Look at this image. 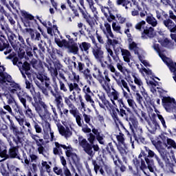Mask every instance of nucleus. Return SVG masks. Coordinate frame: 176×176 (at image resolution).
Returning <instances> with one entry per match:
<instances>
[{
	"label": "nucleus",
	"mask_w": 176,
	"mask_h": 176,
	"mask_svg": "<svg viewBox=\"0 0 176 176\" xmlns=\"http://www.w3.org/2000/svg\"><path fill=\"white\" fill-rule=\"evenodd\" d=\"M113 91L111 92V97L113 98L111 100V103L109 102L104 94L98 96L99 100L102 102L103 105L109 110L111 113V116L113 118V122L115 123H118L124 130H126L125 126L122 122L121 120L119 118H122L129 123L130 126V130L132 133H134V129H136L138 126V121L137 120L136 117L131 110L130 108L124 103L123 99L119 98V92L115 89V88H111Z\"/></svg>",
	"instance_id": "obj_1"
},
{
	"label": "nucleus",
	"mask_w": 176,
	"mask_h": 176,
	"mask_svg": "<svg viewBox=\"0 0 176 176\" xmlns=\"http://www.w3.org/2000/svg\"><path fill=\"white\" fill-rule=\"evenodd\" d=\"M36 78L39 81L35 80V85L41 89V93L47 97L50 92L52 97L54 98V104H56V109H63L64 103H63L62 96L59 93L57 82L54 80L52 82L45 71L38 72L36 74Z\"/></svg>",
	"instance_id": "obj_2"
},
{
	"label": "nucleus",
	"mask_w": 176,
	"mask_h": 176,
	"mask_svg": "<svg viewBox=\"0 0 176 176\" xmlns=\"http://www.w3.org/2000/svg\"><path fill=\"white\" fill-rule=\"evenodd\" d=\"M21 21L23 23L24 26H25V28H25V32L29 34L32 41H39L42 39L39 32H41V35H43L45 38H47V35L45 34L41 26H39L38 24L37 21L34 19V16L25 11L21 12ZM36 28L39 32L36 30Z\"/></svg>",
	"instance_id": "obj_3"
},
{
	"label": "nucleus",
	"mask_w": 176,
	"mask_h": 176,
	"mask_svg": "<svg viewBox=\"0 0 176 176\" xmlns=\"http://www.w3.org/2000/svg\"><path fill=\"white\" fill-rule=\"evenodd\" d=\"M96 140L101 145L104 144V138L100 135H95L94 133H89L87 135V140L83 138V136H79L78 138V142L79 146L83 149L84 152L88 155L90 157H94L96 152L100 151V146L98 144H94Z\"/></svg>",
	"instance_id": "obj_4"
},
{
	"label": "nucleus",
	"mask_w": 176,
	"mask_h": 176,
	"mask_svg": "<svg viewBox=\"0 0 176 176\" xmlns=\"http://www.w3.org/2000/svg\"><path fill=\"white\" fill-rule=\"evenodd\" d=\"M35 102L33 103V107L35 108V111L39 115L42 120L45 121V127L47 131H51V124L49 120H51L52 113L49 111V107L45 103H43L38 96L34 97Z\"/></svg>",
	"instance_id": "obj_5"
},
{
	"label": "nucleus",
	"mask_w": 176,
	"mask_h": 176,
	"mask_svg": "<svg viewBox=\"0 0 176 176\" xmlns=\"http://www.w3.org/2000/svg\"><path fill=\"white\" fill-rule=\"evenodd\" d=\"M22 156L24 159V163L29 166V169L32 170V173H34L32 175V172L29 170L28 176H38L36 173L38 172V166L41 165V163L38 162V157L36 155L30 154L28 159L24 151H22Z\"/></svg>",
	"instance_id": "obj_6"
},
{
	"label": "nucleus",
	"mask_w": 176,
	"mask_h": 176,
	"mask_svg": "<svg viewBox=\"0 0 176 176\" xmlns=\"http://www.w3.org/2000/svg\"><path fill=\"white\" fill-rule=\"evenodd\" d=\"M10 133L13 135V142L16 145L22 144L23 143L24 132L22 131L21 127L14 122L11 121L8 124Z\"/></svg>",
	"instance_id": "obj_7"
},
{
	"label": "nucleus",
	"mask_w": 176,
	"mask_h": 176,
	"mask_svg": "<svg viewBox=\"0 0 176 176\" xmlns=\"http://www.w3.org/2000/svg\"><path fill=\"white\" fill-rule=\"evenodd\" d=\"M94 71H98V76L94 74V78L98 80L103 90L108 92L111 90V79L109 78L108 70H104L103 73L98 67H94Z\"/></svg>",
	"instance_id": "obj_8"
},
{
	"label": "nucleus",
	"mask_w": 176,
	"mask_h": 176,
	"mask_svg": "<svg viewBox=\"0 0 176 176\" xmlns=\"http://www.w3.org/2000/svg\"><path fill=\"white\" fill-rule=\"evenodd\" d=\"M65 104L68 106V109H70V114L76 119V123H77L78 126L82 127L83 124L85 123L81 118V116L78 114V109L75 107L72 103L74 101H76V98H72V96L70 97H64Z\"/></svg>",
	"instance_id": "obj_9"
},
{
	"label": "nucleus",
	"mask_w": 176,
	"mask_h": 176,
	"mask_svg": "<svg viewBox=\"0 0 176 176\" xmlns=\"http://www.w3.org/2000/svg\"><path fill=\"white\" fill-rule=\"evenodd\" d=\"M80 10V13L82 14V17L85 19L86 22L89 24L90 26H93L96 24V21H98V12L96 10V8L94 5H89V8L91 10L92 13H94V17L90 16L86 10H83L80 7H78Z\"/></svg>",
	"instance_id": "obj_10"
},
{
	"label": "nucleus",
	"mask_w": 176,
	"mask_h": 176,
	"mask_svg": "<svg viewBox=\"0 0 176 176\" xmlns=\"http://www.w3.org/2000/svg\"><path fill=\"white\" fill-rule=\"evenodd\" d=\"M140 155H143L144 160L141 159V170H144L145 169L149 170L150 172H154V161L151 158H148V155L144 151H142Z\"/></svg>",
	"instance_id": "obj_11"
},
{
	"label": "nucleus",
	"mask_w": 176,
	"mask_h": 176,
	"mask_svg": "<svg viewBox=\"0 0 176 176\" xmlns=\"http://www.w3.org/2000/svg\"><path fill=\"white\" fill-rule=\"evenodd\" d=\"M36 96H39V98L41 100V102H43L42 96L41 95V93L39 92H34V94H33V101L32 102V98L28 96V93H23V94H19L17 95L18 99H19L20 102H21L22 105L23 107L28 106L26 105V100H28L29 102H32V106L34 107V103L36 102V100H34V98ZM45 103V102H43Z\"/></svg>",
	"instance_id": "obj_12"
},
{
	"label": "nucleus",
	"mask_w": 176,
	"mask_h": 176,
	"mask_svg": "<svg viewBox=\"0 0 176 176\" xmlns=\"http://www.w3.org/2000/svg\"><path fill=\"white\" fill-rule=\"evenodd\" d=\"M6 82H9V91L12 94L19 95L22 94H25L26 92L23 91V89H21L19 84H17L14 81H12V78L10 77L9 81L5 80L4 82H0V85H4Z\"/></svg>",
	"instance_id": "obj_13"
},
{
	"label": "nucleus",
	"mask_w": 176,
	"mask_h": 176,
	"mask_svg": "<svg viewBox=\"0 0 176 176\" xmlns=\"http://www.w3.org/2000/svg\"><path fill=\"white\" fill-rule=\"evenodd\" d=\"M6 50V51H5ZM4 52L5 55H8L12 52V48L9 44L8 40H7L6 36L0 30V52Z\"/></svg>",
	"instance_id": "obj_14"
},
{
	"label": "nucleus",
	"mask_w": 176,
	"mask_h": 176,
	"mask_svg": "<svg viewBox=\"0 0 176 176\" xmlns=\"http://www.w3.org/2000/svg\"><path fill=\"white\" fill-rule=\"evenodd\" d=\"M101 12H102L103 14H104L105 18H107V21H109V23L115 21L116 16L117 17V15H121L120 14H118L117 10H113L112 8L105 6L101 8Z\"/></svg>",
	"instance_id": "obj_15"
},
{
	"label": "nucleus",
	"mask_w": 176,
	"mask_h": 176,
	"mask_svg": "<svg viewBox=\"0 0 176 176\" xmlns=\"http://www.w3.org/2000/svg\"><path fill=\"white\" fill-rule=\"evenodd\" d=\"M160 98H162V105L163 107H164L165 110H166L167 112H170L172 110L174 109L175 106L176 105V102L175 98H171L170 96L166 97L162 96V94H160Z\"/></svg>",
	"instance_id": "obj_16"
},
{
	"label": "nucleus",
	"mask_w": 176,
	"mask_h": 176,
	"mask_svg": "<svg viewBox=\"0 0 176 176\" xmlns=\"http://www.w3.org/2000/svg\"><path fill=\"white\" fill-rule=\"evenodd\" d=\"M16 66L19 69L23 78L26 79V76H28V78L32 76L30 74V72L32 71V66L30 63H28L27 61H25L24 63H18V65Z\"/></svg>",
	"instance_id": "obj_17"
},
{
	"label": "nucleus",
	"mask_w": 176,
	"mask_h": 176,
	"mask_svg": "<svg viewBox=\"0 0 176 176\" xmlns=\"http://www.w3.org/2000/svg\"><path fill=\"white\" fill-rule=\"evenodd\" d=\"M17 146H12L8 150V156L10 160L17 159L18 160L23 161L21 155L19 154V146L22 144H16Z\"/></svg>",
	"instance_id": "obj_18"
},
{
	"label": "nucleus",
	"mask_w": 176,
	"mask_h": 176,
	"mask_svg": "<svg viewBox=\"0 0 176 176\" xmlns=\"http://www.w3.org/2000/svg\"><path fill=\"white\" fill-rule=\"evenodd\" d=\"M141 38L142 39H148V38H153L154 36H156V32L154 31V28L153 27L147 28L142 30Z\"/></svg>",
	"instance_id": "obj_19"
},
{
	"label": "nucleus",
	"mask_w": 176,
	"mask_h": 176,
	"mask_svg": "<svg viewBox=\"0 0 176 176\" xmlns=\"http://www.w3.org/2000/svg\"><path fill=\"white\" fill-rule=\"evenodd\" d=\"M56 127L58 128V133H60V135L64 136L66 138L72 136V132L68 126L65 128L61 123H58L56 124Z\"/></svg>",
	"instance_id": "obj_20"
},
{
	"label": "nucleus",
	"mask_w": 176,
	"mask_h": 176,
	"mask_svg": "<svg viewBox=\"0 0 176 176\" xmlns=\"http://www.w3.org/2000/svg\"><path fill=\"white\" fill-rule=\"evenodd\" d=\"M160 58L164 62L167 67H168L169 70H170L171 72H173L175 74V76H173V80L176 82V63L170 62L168 63V61L164 60V59H167L168 58L166 56V55L160 54Z\"/></svg>",
	"instance_id": "obj_21"
},
{
	"label": "nucleus",
	"mask_w": 176,
	"mask_h": 176,
	"mask_svg": "<svg viewBox=\"0 0 176 176\" xmlns=\"http://www.w3.org/2000/svg\"><path fill=\"white\" fill-rule=\"evenodd\" d=\"M92 54L95 59L98 60L99 63H102V60H104V51H102V47H94L92 49Z\"/></svg>",
	"instance_id": "obj_22"
},
{
	"label": "nucleus",
	"mask_w": 176,
	"mask_h": 176,
	"mask_svg": "<svg viewBox=\"0 0 176 176\" xmlns=\"http://www.w3.org/2000/svg\"><path fill=\"white\" fill-rule=\"evenodd\" d=\"M163 25H164L165 28H166L170 33L176 32V24L170 19H166L163 21Z\"/></svg>",
	"instance_id": "obj_23"
},
{
	"label": "nucleus",
	"mask_w": 176,
	"mask_h": 176,
	"mask_svg": "<svg viewBox=\"0 0 176 176\" xmlns=\"http://www.w3.org/2000/svg\"><path fill=\"white\" fill-rule=\"evenodd\" d=\"M53 164L52 162L49 161V162H47L46 161H41V166L39 168V171L41 172V174L43 175L45 173V172H47V173H52L51 166Z\"/></svg>",
	"instance_id": "obj_24"
},
{
	"label": "nucleus",
	"mask_w": 176,
	"mask_h": 176,
	"mask_svg": "<svg viewBox=\"0 0 176 176\" xmlns=\"http://www.w3.org/2000/svg\"><path fill=\"white\" fill-rule=\"evenodd\" d=\"M6 68L4 66H0V83H4L5 80H10V75L5 72Z\"/></svg>",
	"instance_id": "obj_25"
},
{
	"label": "nucleus",
	"mask_w": 176,
	"mask_h": 176,
	"mask_svg": "<svg viewBox=\"0 0 176 176\" xmlns=\"http://www.w3.org/2000/svg\"><path fill=\"white\" fill-rule=\"evenodd\" d=\"M8 39L10 44H11L12 47H13L14 50H19V47L21 44L17 40L16 36L14 34H12L8 36Z\"/></svg>",
	"instance_id": "obj_26"
},
{
	"label": "nucleus",
	"mask_w": 176,
	"mask_h": 176,
	"mask_svg": "<svg viewBox=\"0 0 176 176\" xmlns=\"http://www.w3.org/2000/svg\"><path fill=\"white\" fill-rule=\"evenodd\" d=\"M65 153H66L67 157L71 158L73 164H78L80 159L76 153H72L71 150H67Z\"/></svg>",
	"instance_id": "obj_27"
},
{
	"label": "nucleus",
	"mask_w": 176,
	"mask_h": 176,
	"mask_svg": "<svg viewBox=\"0 0 176 176\" xmlns=\"http://www.w3.org/2000/svg\"><path fill=\"white\" fill-rule=\"evenodd\" d=\"M30 66H32V68L38 71V69H43V65L42 60H38L37 59L32 58L30 60Z\"/></svg>",
	"instance_id": "obj_28"
},
{
	"label": "nucleus",
	"mask_w": 176,
	"mask_h": 176,
	"mask_svg": "<svg viewBox=\"0 0 176 176\" xmlns=\"http://www.w3.org/2000/svg\"><path fill=\"white\" fill-rule=\"evenodd\" d=\"M91 47V44L88 42H82L79 44V49L81 52L85 53L87 55L89 54V49Z\"/></svg>",
	"instance_id": "obj_29"
},
{
	"label": "nucleus",
	"mask_w": 176,
	"mask_h": 176,
	"mask_svg": "<svg viewBox=\"0 0 176 176\" xmlns=\"http://www.w3.org/2000/svg\"><path fill=\"white\" fill-rule=\"evenodd\" d=\"M60 163L63 165V170H64V173L65 176H72L71 174L70 170L67 167V161L64 156H60Z\"/></svg>",
	"instance_id": "obj_30"
},
{
	"label": "nucleus",
	"mask_w": 176,
	"mask_h": 176,
	"mask_svg": "<svg viewBox=\"0 0 176 176\" xmlns=\"http://www.w3.org/2000/svg\"><path fill=\"white\" fill-rule=\"evenodd\" d=\"M105 151H107V154H109V155H111V157H113V156H116V157L118 158L113 143L109 142V144H107V147H105Z\"/></svg>",
	"instance_id": "obj_31"
},
{
	"label": "nucleus",
	"mask_w": 176,
	"mask_h": 176,
	"mask_svg": "<svg viewBox=\"0 0 176 176\" xmlns=\"http://www.w3.org/2000/svg\"><path fill=\"white\" fill-rule=\"evenodd\" d=\"M67 85L69 87V91L72 92L75 90L76 92H77L78 94H80L81 89L79 87L78 84L77 82H67Z\"/></svg>",
	"instance_id": "obj_32"
},
{
	"label": "nucleus",
	"mask_w": 176,
	"mask_h": 176,
	"mask_svg": "<svg viewBox=\"0 0 176 176\" xmlns=\"http://www.w3.org/2000/svg\"><path fill=\"white\" fill-rule=\"evenodd\" d=\"M54 43L58 46V47L62 48L63 47H67L70 45V42L66 41V39H62L59 38H54Z\"/></svg>",
	"instance_id": "obj_33"
},
{
	"label": "nucleus",
	"mask_w": 176,
	"mask_h": 176,
	"mask_svg": "<svg viewBox=\"0 0 176 176\" xmlns=\"http://www.w3.org/2000/svg\"><path fill=\"white\" fill-rule=\"evenodd\" d=\"M4 109V110L3 109ZM3 109L0 107V115L1 116H5L7 113H9L10 115L12 116V109H11L10 106L9 104H6L4 103V106H3Z\"/></svg>",
	"instance_id": "obj_34"
},
{
	"label": "nucleus",
	"mask_w": 176,
	"mask_h": 176,
	"mask_svg": "<svg viewBox=\"0 0 176 176\" xmlns=\"http://www.w3.org/2000/svg\"><path fill=\"white\" fill-rule=\"evenodd\" d=\"M71 44V45L67 46L66 48L69 50L70 53L76 55L79 51L78 45L76 43H72Z\"/></svg>",
	"instance_id": "obj_35"
},
{
	"label": "nucleus",
	"mask_w": 176,
	"mask_h": 176,
	"mask_svg": "<svg viewBox=\"0 0 176 176\" xmlns=\"http://www.w3.org/2000/svg\"><path fill=\"white\" fill-rule=\"evenodd\" d=\"M141 94L147 104H150V105L154 106V100L151 98L144 88L141 91Z\"/></svg>",
	"instance_id": "obj_36"
},
{
	"label": "nucleus",
	"mask_w": 176,
	"mask_h": 176,
	"mask_svg": "<svg viewBox=\"0 0 176 176\" xmlns=\"http://www.w3.org/2000/svg\"><path fill=\"white\" fill-rule=\"evenodd\" d=\"M57 109L58 110V113L60 114L61 119L65 120L66 118H68L69 113H70V109H69V110L65 108H60Z\"/></svg>",
	"instance_id": "obj_37"
},
{
	"label": "nucleus",
	"mask_w": 176,
	"mask_h": 176,
	"mask_svg": "<svg viewBox=\"0 0 176 176\" xmlns=\"http://www.w3.org/2000/svg\"><path fill=\"white\" fill-rule=\"evenodd\" d=\"M76 69H77V70L82 74H85V72L90 73V70L88 69V68H85V63L81 62H78V67H76Z\"/></svg>",
	"instance_id": "obj_38"
},
{
	"label": "nucleus",
	"mask_w": 176,
	"mask_h": 176,
	"mask_svg": "<svg viewBox=\"0 0 176 176\" xmlns=\"http://www.w3.org/2000/svg\"><path fill=\"white\" fill-rule=\"evenodd\" d=\"M104 28L107 32L103 30V32H104L107 36H109V37H111V38H114L115 36H113V32H111V25H109L108 22L104 23Z\"/></svg>",
	"instance_id": "obj_39"
},
{
	"label": "nucleus",
	"mask_w": 176,
	"mask_h": 176,
	"mask_svg": "<svg viewBox=\"0 0 176 176\" xmlns=\"http://www.w3.org/2000/svg\"><path fill=\"white\" fill-rule=\"evenodd\" d=\"M146 22H147L148 24L151 25L153 28H155L157 25V21L153 17V15L147 16Z\"/></svg>",
	"instance_id": "obj_40"
},
{
	"label": "nucleus",
	"mask_w": 176,
	"mask_h": 176,
	"mask_svg": "<svg viewBox=\"0 0 176 176\" xmlns=\"http://www.w3.org/2000/svg\"><path fill=\"white\" fill-rule=\"evenodd\" d=\"M122 56L125 63H130L131 52L128 50H122Z\"/></svg>",
	"instance_id": "obj_41"
},
{
	"label": "nucleus",
	"mask_w": 176,
	"mask_h": 176,
	"mask_svg": "<svg viewBox=\"0 0 176 176\" xmlns=\"http://www.w3.org/2000/svg\"><path fill=\"white\" fill-rule=\"evenodd\" d=\"M113 163H115V165L117 166L118 168H120V172H126V168L125 165L123 164V162L121 161L120 159L118 157V161H115Z\"/></svg>",
	"instance_id": "obj_42"
},
{
	"label": "nucleus",
	"mask_w": 176,
	"mask_h": 176,
	"mask_svg": "<svg viewBox=\"0 0 176 176\" xmlns=\"http://www.w3.org/2000/svg\"><path fill=\"white\" fill-rule=\"evenodd\" d=\"M33 54H34V56L38 58V56L41 57V58H44L45 55L44 54L45 52H43L41 50H38L36 47H33L32 50Z\"/></svg>",
	"instance_id": "obj_43"
},
{
	"label": "nucleus",
	"mask_w": 176,
	"mask_h": 176,
	"mask_svg": "<svg viewBox=\"0 0 176 176\" xmlns=\"http://www.w3.org/2000/svg\"><path fill=\"white\" fill-rule=\"evenodd\" d=\"M161 46L165 48L170 49L171 47H173V45L171 43V41L168 39V38H165L164 40L161 41Z\"/></svg>",
	"instance_id": "obj_44"
},
{
	"label": "nucleus",
	"mask_w": 176,
	"mask_h": 176,
	"mask_svg": "<svg viewBox=\"0 0 176 176\" xmlns=\"http://www.w3.org/2000/svg\"><path fill=\"white\" fill-rule=\"evenodd\" d=\"M52 171L58 176H66L65 173H64V169L62 168L54 166V168H52Z\"/></svg>",
	"instance_id": "obj_45"
},
{
	"label": "nucleus",
	"mask_w": 176,
	"mask_h": 176,
	"mask_svg": "<svg viewBox=\"0 0 176 176\" xmlns=\"http://www.w3.org/2000/svg\"><path fill=\"white\" fill-rule=\"evenodd\" d=\"M164 144H165V146H166L168 149H170V148H173V149H176L175 142L172 139H167V142H165V143Z\"/></svg>",
	"instance_id": "obj_46"
},
{
	"label": "nucleus",
	"mask_w": 176,
	"mask_h": 176,
	"mask_svg": "<svg viewBox=\"0 0 176 176\" xmlns=\"http://www.w3.org/2000/svg\"><path fill=\"white\" fill-rule=\"evenodd\" d=\"M150 129H151L152 131H155L157 129H160V124L156 121L155 118L152 120V123H148Z\"/></svg>",
	"instance_id": "obj_47"
},
{
	"label": "nucleus",
	"mask_w": 176,
	"mask_h": 176,
	"mask_svg": "<svg viewBox=\"0 0 176 176\" xmlns=\"http://www.w3.org/2000/svg\"><path fill=\"white\" fill-rule=\"evenodd\" d=\"M24 109H25V116L29 119H32L34 118V114L32 113V109L30 108L29 106H23Z\"/></svg>",
	"instance_id": "obj_48"
},
{
	"label": "nucleus",
	"mask_w": 176,
	"mask_h": 176,
	"mask_svg": "<svg viewBox=\"0 0 176 176\" xmlns=\"http://www.w3.org/2000/svg\"><path fill=\"white\" fill-rule=\"evenodd\" d=\"M107 45H109V46H112L113 48H115L116 45L119 44V41L116 39L111 40V38H109V35H107Z\"/></svg>",
	"instance_id": "obj_49"
},
{
	"label": "nucleus",
	"mask_w": 176,
	"mask_h": 176,
	"mask_svg": "<svg viewBox=\"0 0 176 176\" xmlns=\"http://www.w3.org/2000/svg\"><path fill=\"white\" fill-rule=\"evenodd\" d=\"M10 6L15 10L16 12L19 13V3L16 0H14L13 3L12 1H9Z\"/></svg>",
	"instance_id": "obj_50"
},
{
	"label": "nucleus",
	"mask_w": 176,
	"mask_h": 176,
	"mask_svg": "<svg viewBox=\"0 0 176 176\" xmlns=\"http://www.w3.org/2000/svg\"><path fill=\"white\" fill-rule=\"evenodd\" d=\"M124 134L122 132H120L119 134L117 135V140L118 144H122L125 146V138H124Z\"/></svg>",
	"instance_id": "obj_51"
},
{
	"label": "nucleus",
	"mask_w": 176,
	"mask_h": 176,
	"mask_svg": "<svg viewBox=\"0 0 176 176\" xmlns=\"http://www.w3.org/2000/svg\"><path fill=\"white\" fill-rule=\"evenodd\" d=\"M0 157L4 158V160H9V153L7 152L6 149H4L2 151V148H1V143H0Z\"/></svg>",
	"instance_id": "obj_52"
},
{
	"label": "nucleus",
	"mask_w": 176,
	"mask_h": 176,
	"mask_svg": "<svg viewBox=\"0 0 176 176\" xmlns=\"http://www.w3.org/2000/svg\"><path fill=\"white\" fill-rule=\"evenodd\" d=\"M131 3V1L129 0H117V5L118 6H122V7H124L126 10H128L127 6Z\"/></svg>",
	"instance_id": "obj_53"
},
{
	"label": "nucleus",
	"mask_w": 176,
	"mask_h": 176,
	"mask_svg": "<svg viewBox=\"0 0 176 176\" xmlns=\"http://www.w3.org/2000/svg\"><path fill=\"white\" fill-rule=\"evenodd\" d=\"M0 173L3 176H9V172L4 164H0Z\"/></svg>",
	"instance_id": "obj_54"
},
{
	"label": "nucleus",
	"mask_w": 176,
	"mask_h": 176,
	"mask_svg": "<svg viewBox=\"0 0 176 176\" xmlns=\"http://www.w3.org/2000/svg\"><path fill=\"white\" fill-rule=\"evenodd\" d=\"M146 23L144 21H142L141 22L137 23L136 26H135V28L139 31H142L146 29V28H145Z\"/></svg>",
	"instance_id": "obj_55"
},
{
	"label": "nucleus",
	"mask_w": 176,
	"mask_h": 176,
	"mask_svg": "<svg viewBox=\"0 0 176 176\" xmlns=\"http://www.w3.org/2000/svg\"><path fill=\"white\" fill-rule=\"evenodd\" d=\"M92 165H94V172H95V173H96V174H98V170H99L100 168H100V163L98 162V161L95 160H92Z\"/></svg>",
	"instance_id": "obj_56"
},
{
	"label": "nucleus",
	"mask_w": 176,
	"mask_h": 176,
	"mask_svg": "<svg viewBox=\"0 0 176 176\" xmlns=\"http://www.w3.org/2000/svg\"><path fill=\"white\" fill-rule=\"evenodd\" d=\"M83 27L86 28V26L84 25L82 23H78V28H79L80 35H81L82 36H86V34H85V30H86V28L83 29L82 28Z\"/></svg>",
	"instance_id": "obj_57"
},
{
	"label": "nucleus",
	"mask_w": 176,
	"mask_h": 176,
	"mask_svg": "<svg viewBox=\"0 0 176 176\" xmlns=\"http://www.w3.org/2000/svg\"><path fill=\"white\" fill-rule=\"evenodd\" d=\"M5 96L7 98V103H8V104L11 105L15 104V105H16L14 98H13L11 94H6Z\"/></svg>",
	"instance_id": "obj_58"
},
{
	"label": "nucleus",
	"mask_w": 176,
	"mask_h": 176,
	"mask_svg": "<svg viewBox=\"0 0 176 176\" xmlns=\"http://www.w3.org/2000/svg\"><path fill=\"white\" fill-rule=\"evenodd\" d=\"M69 78H70L72 80H73V82L76 83H78L80 80L79 76L73 71H72V76H69Z\"/></svg>",
	"instance_id": "obj_59"
},
{
	"label": "nucleus",
	"mask_w": 176,
	"mask_h": 176,
	"mask_svg": "<svg viewBox=\"0 0 176 176\" xmlns=\"http://www.w3.org/2000/svg\"><path fill=\"white\" fill-rule=\"evenodd\" d=\"M33 128L35 129V133H42L43 130L42 127L38 124L36 122H33Z\"/></svg>",
	"instance_id": "obj_60"
},
{
	"label": "nucleus",
	"mask_w": 176,
	"mask_h": 176,
	"mask_svg": "<svg viewBox=\"0 0 176 176\" xmlns=\"http://www.w3.org/2000/svg\"><path fill=\"white\" fill-rule=\"evenodd\" d=\"M84 76H85V79L87 80V82L88 84H89L90 85H91V83H94V78H92L91 74H90V73H83Z\"/></svg>",
	"instance_id": "obj_61"
},
{
	"label": "nucleus",
	"mask_w": 176,
	"mask_h": 176,
	"mask_svg": "<svg viewBox=\"0 0 176 176\" xmlns=\"http://www.w3.org/2000/svg\"><path fill=\"white\" fill-rule=\"evenodd\" d=\"M58 84L60 85V90L63 93L68 92V88H67L65 84L61 80H58Z\"/></svg>",
	"instance_id": "obj_62"
},
{
	"label": "nucleus",
	"mask_w": 176,
	"mask_h": 176,
	"mask_svg": "<svg viewBox=\"0 0 176 176\" xmlns=\"http://www.w3.org/2000/svg\"><path fill=\"white\" fill-rule=\"evenodd\" d=\"M107 50L109 56H111V58H113V60H115L116 62H118L119 60V56L113 55V50H111V48H107Z\"/></svg>",
	"instance_id": "obj_63"
},
{
	"label": "nucleus",
	"mask_w": 176,
	"mask_h": 176,
	"mask_svg": "<svg viewBox=\"0 0 176 176\" xmlns=\"http://www.w3.org/2000/svg\"><path fill=\"white\" fill-rule=\"evenodd\" d=\"M133 78H134V82L138 85V87H141L143 85L142 81L140 80V78H138L136 77L135 74L134 73H132Z\"/></svg>",
	"instance_id": "obj_64"
}]
</instances>
